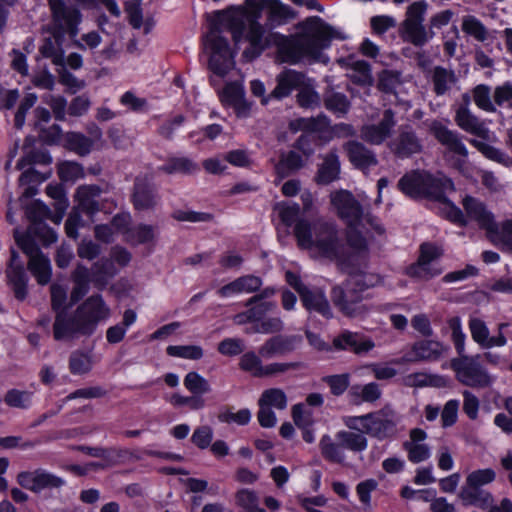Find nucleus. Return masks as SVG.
Segmentation results:
<instances>
[{"label": "nucleus", "mask_w": 512, "mask_h": 512, "mask_svg": "<svg viewBox=\"0 0 512 512\" xmlns=\"http://www.w3.org/2000/svg\"><path fill=\"white\" fill-rule=\"evenodd\" d=\"M247 24L250 47L243 55L250 60L258 57L270 45L276 46L277 58L281 62L295 64L304 58L318 60L322 50L329 47L334 37L333 28L316 16L299 24L302 28L301 33L284 36L273 32L265 35L264 27L260 23L254 19H247L240 12L230 9L216 11L210 23V30L204 37V44L211 50L209 69L217 76L224 77L233 65L228 41L221 33L231 32L234 41L238 42Z\"/></svg>", "instance_id": "f257e3e1"}, {"label": "nucleus", "mask_w": 512, "mask_h": 512, "mask_svg": "<svg viewBox=\"0 0 512 512\" xmlns=\"http://www.w3.org/2000/svg\"><path fill=\"white\" fill-rule=\"evenodd\" d=\"M51 307L56 313L53 323V337L56 341L74 342L80 338H89L98 325L111 316V309L100 294L86 298L75 310L63 309L67 293L57 283L50 286Z\"/></svg>", "instance_id": "f03ea898"}, {"label": "nucleus", "mask_w": 512, "mask_h": 512, "mask_svg": "<svg viewBox=\"0 0 512 512\" xmlns=\"http://www.w3.org/2000/svg\"><path fill=\"white\" fill-rule=\"evenodd\" d=\"M294 235L298 246L315 253L316 256L336 261L342 269L354 266V261H360L359 267L366 268L367 261L363 260L353 250L348 252L342 233L333 220L319 218L310 223L300 219L294 227Z\"/></svg>", "instance_id": "7ed1b4c3"}, {"label": "nucleus", "mask_w": 512, "mask_h": 512, "mask_svg": "<svg viewBox=\"0 0 512 512\" xmlns=\"http://www.w3.org/2000/svg\"><path fill=\"white\" fill-rule=\"evenodd\" d=\"M331 204L336 210V215L345 225V240L348 247L364 261L368 260L369 240L364 235L368 234L366 225L378 236H385L386 229L380 219L370 212L365 211L363 205L348 190H339L331 194Z\"/></svg>", "instance_id": "20e7f679"}, {"label": "nucleus", "mask_w": 512, "mask_h": 512, "mask_svg": "<svg viewBox=\"0 0 512 512\" xmlns=\"http://www.w3.org/2000/svg\"><path fill=\"white\" fill-rule=\"evenodd\" d=\"M352 274L353 271H348ZM369 284L364 280L363 275H351L342 285H336L331 289V300L334 306L346 317L363 318L372 309L367 303Z\"/></svg>", "instance_id": "39448f33"}, {"label": "nucleus", "mask_w": 512, "mask_h": 512, "mask_svg": "<svg viewBox=\"0 0 512 512\" xmlns=\"http://www.w3.org/2000/svg\"><path fill=\"white\" fill-rule=\"evenodd\" d=\"M427 7L428 4L424 0L413 2L407 8L406 19L402 23L404 39L415 46H423L429 39L433 38V28H441L447 25L454 15L451 10H444L435 14L431 17L427 30L423 25Z\"/></svg>", "instance_id": "423d86ee"}, {"label": "nucleus", "mask_w": 512, "mask_h": 512, "mask_svg": "<svg viewBox=\"0 0 512 512\" xmlns=\"http://www.w3.org/2000/svg\"><path fill=\"white\" fill-rule=\"evenodd\" d=\"M276 81L277 85L270 97L282 99L288 96L293 89H299L297 102L301 107L309 108L318 105L319 95L305 85L306 77L303 73L287 69L277 76Z\"/></svg>", "instance_id": "0eeeda50"}, {"label": "nucleus", "mask_w": 512, "mask_h": 512, "mask_svg": "<svg viewBox=\"0 0 512 512\" xmlns=\"http://www.w3.org/2000/svg\"><path fill=\"white\" fill-rule=\"evenodd\" d=\"M479 358L480 355H462V357L451 359L450 367L461 384L475 389H485L491 386L493 377L481 365Z\"/></svg>", "instance_id": "6e6552de"}, {"label": "nucleus", "mask_w": 512, "mask_h": 512, "mask_svg": "<svg viewBox=\"0 0 512 512\" xmlns=\"http://www.w3.org/2000/svg\"><path fill=\"white\" fill-rule=\"evenodd\" d=\"M26 215L30 225L25 234H15V241L17 238L28 237L29 240H38L43 246H49L56 242V233L44 222L45 219L51 218V211L46 205L35 200L27 206Z\"/></svg>", "instance_id": "1a4fd4ad"}, {"label": "nucleus", "mask_w": 512, "mask_h": 512, "mask_svg": "<svg viewBox=\"0 0 512 512\" xmlns=\"http://www.w3.org/2000/svg\"><path fill=\"white\" fill-rule=\"evenodd\" d=\"M365 424L362 432L374 438L383 440L392 437L396 432V424L398 421L395 411L389 406L363 415Z\"/></svg>", "instance_id": "9d476101"}, {"label": "nucleus", "mask_w": 512, "mask_h": 512, "mask_svg": "<svg viewBox=\"0 0 512 512\" xmlns=\"http://www.w3.org/2000/svg\"><path fill=\"white\" fill-rule=\"evenodd\" d=\"M38 240H29L26 238H17V245L29 257L28 269L37 279L40 285H46L51 280L50 260L40 250Z\"/></svg>", "instance_id": "9b49d317"}, {"label": "nucleus", "mask_w": 512, "mask_h": 512, "mask_svg": "<svg viewBox=\"0 0 512 512\" xmlns=\"http://www.w3.org/2000/svg\"><path fill=\"white\" fill-rule=\"evenodd\" d=\"M397 125L396 113L391 108L382 112L375 124H366L360 128V138L368 144L381 145L391 138Z\"/></svg>", "instance_id": "f8f14e48"}, {"label": "nucleus", "mask_w": 512, "mask_h": 512, "mask_svg": "<svg viewBox=\"0 0 512 512\" xmlns=\"http://www.w3.org/2000/svg\"><path fill=\"white\" fill-rule=\"evenodd\" d=\"M390 151L400 159L409 158L419 154L422 149V141L417 136L411 125H401L397 136L388 144Z\"/></svg>", "instance_id": "ddd939ff"}, {"label": "nucleus", "mask_w": 512, "mask_h": 512, "mask_svg": "<svg viewBox=\"0 0 512 512\" xmlns=\"http://www.w3.org/2000/svg\"><path fill=\"white\" fill-rule=\"evenodd\" d=\"M132 203L136 210H153L158 204V192L149 175H138L134 179Z\"/></svg>", "instance_id": "4468645a"}, {"label": "nucleus", "mask_w": 512, "mask_h": 512, "mask_svg": "<svg viewBox=\"0 0 512 512\" xmlns=\"http://www.w3.org/2000/svg\"><path fill=\"white\" fill-rule=\"evenodd\" d=\"M343 150L352 166L364 174L379 163L376 153L361 141L349 140L343 144Z\"/></svg>", "instance_id": "2eb2a0df"}, {"label": "nucleus", "mask_w": 512, "mask_h": 512, "mask_svg": "<svg viewBox=\"0 0 512 512\" xmlns=\"http://www.w3.org/2000/svg\"><path fill=\"white\" fill-rule=\"evenodd\" d=\"M55 24L63 32L74 37L78 33L77 25L80 22L81 14L73 5H66L63 0H48Z\"/></svg>", "instance_id": "dca6fc26"}, {"label": "nucleus", "mask_w": 512, "mask_h": 512, "mask_svg": "<svg viewBox=\"0 0 512 512\" xmlns=\"http://www.w3.org/2000/svg\"><path fill=\"white\" fill-rule=\"evenodd\" d=\"M6 277L12 287L15 298L23 301L28 294V276L20 260L19 253L13 248L10 250V260L6 269Z\"/></svg>", "instance_id": "f3484780"}, {"label": "nucleus", "mask_w": 512, "mask_h": 512, "mask_svg": "<svg viewBox=\"0 0 512 512\" xmlns=\"http://www.w3.org/2000/svg\"><path fill=\"white\" fill-rule=\"evenodd\" d=\"M443 250L441 247L432 244V243H423L420 246V256L417 263L411 265L407 274L411 277L428 280L432 278L434 275L438 274V272H432L429 264L431 261L442 256Z\"/></svg>", "instance_id": "a211bd4d"}, {"label": "nucleus", "mask_w": 512, "mask_h": 512, "mask_svg": "<svg viewBox=\"0 0 512 512\" xmlns=\"http://www.w3.org/2000/svg\"><path fill=\"white\" fill-rule=\"evenodd\" d=\"M302 342L299 335H282L278 334L267 339L259 348V355L269 359L276 355L283 356L293 352Z\"/></svg>", "instance_id": "6ab92c4d"}, {"label": "nucleus", "mask_w": 512, "mask_h": 512, "mask_svg": "<svg viewBox=\"0 0 512 512\" xmlns=\"http://www.w3.org/2000/svg\"><path fill=\"white\" fill-rule=\"evenodd\" d=\"M333 345L339 350H350L355 354H364L375 347L373 340L361 333L343 331L333 340Z\"/></svg>", "instance_id": "aec40b11"}, {"label": "nucleus", "mask_w": 512, "mask_h": 512, "mask_svg": "<svg viewBox=\"0 0 512 512\" xmlns=\"http://www.w3.org/2000/svg\"><path fill=\"white\" fill-rule=\"evenodd\" d=\"M430 131L437 141L447 147L450 152L463 158L468 156V150L456 131L448 129L439 121L432 122Z\"/></svg>", "instance_id": "412c9836"}, {"label": "nucleus", "mask_w": 512, "mask_h": 512, "mask_svg": "<svg viewBox=\"0 0 512 512\" xmlns=\"http://www.w3.org/2000/svg\"><path fill=\"white\" fill-rule=\"evenodd\" d=\"M463 206L467 215L478 222L479 226L487 231V233H497L498 225L494 221L493 215L488 212L482 202L466 196L463 200Z\"/></svg>", "instance_id": "4be33fe9"}, {"label": "nucleus", "mask_w": 512, "mask_h": 512, "mask_svg": "<svg viewBox=\"0 0 512 512\" xmlns=\"http://www.w3.org/2000/svg\"><path fill=\"white\" fill-rule=\"evenodd\" d=\"M455 122L467 133L477 136L483 140H489L490 138V131L486 127L485 123L473 115L465 106H460L456 110Z\"/></svg>", "instance_id": "5701e85b"}, {"label": "nucleus", "mask_w": 512, "mask_h": 512, "mask_svg": "<svg viewBox=\"0 0 512 512\" xmlns=\"http://www.w3.org/2000/svg\"><path fill=\"white\" fill-rule=\"evenodd\" d=\"M322 160V163L318 165L314 181L318 185H328L339 179L341 163L337 150H330L322 157Z\"/></svg>", "instance_id": "b1692460"}, {"label": "nucleus", "mask_w": 512, "mask_h": 512, "mask_svg": "<svg viewBox=\"0 0 512 512\" xmlns=\"http://www.w3.org/2000/svg\"><path fill=\"white\" fill-rule=\"evenodd\" d=\"M300 300L304 308L311 312H316L326 319L333 317V311L330 303L320 288L310 289L308 288L301 296Z\"/></svg>", "instance_id": "393cba45"}, {"label": "nucleus", "mask_w": 512, "mask_h": 512, "mask_svg": "<svg viewBox=\"0 0 512 512\" xmlns=\"http://www.w3.org/2000/svg\"><path fill=\"white\" fill-rule=\"evenodd\" d=\"M425 181L423 198L440 203H447L448 198L446 197V193L454 191L452 180L444 176L436 177L426 173Z\"/></svg>", "instance_id": "a878e982"}, {"label": "nucleus", "mask_w": 512, "mask_h": 512, "mask_svg": "<svg viewBox=\"0 0 512 512\" xmlns=\"http://www.w3.org/2000/svg\"><path fill=\"white\" fill-rule=\"evenodd\" d=\"M35 138L27 136L24 139L22 149L24 156L18 160L16 168L19 170L24 169L27 165H42L48 166L52 162L49 152L44 148H33Z\"/></svg>", "instance_id": "bb28decb"}, {"label": "nucleus", "mask_w": 512, "mask_h": 512, "mask_svg": "<svg viewBox=\"0 0 512 512\" xmlns=\"http://www.w3.org/2000/svg\"><path fill=\"white\" fill-rule=\"evenodd\" d=\"M102 189L98 185H82L77 188L76 198L78 205L84 213L87 215H93L102 209V205L99 202Z\"/></svg>", "instance_id": "cd10ccee"}, {"label": "nucleus", "mask_w": 512, "mask_h": 512, "mask_svg": "<svg viewBox=\"0 0 512 512\" xmlns=\"http://www.w3.org/2000/svg\"><path fill=\"white\" fill-rule=\"evenodd\" d=\"M459 497L464 505H475L481 509H487L494 502L490 492L480 486L468 484V482L462 486Z\"/></svg>", "instance_id": "c85d7f7f"}, {"label": "nucleus", "mask_w": 512, "mask_h": 512, "mask_svg": "<svg viewBox=\"0 0 512 512\" xmlns=\"http://www.w3.org/2000/svg\"><path fill=\"white\" fill-rule=\"evenodd\" d=\"M117 272L112 259L101 258L92 265L90 271L91 282L97 289L103 290Z\"/></svg>", "instance_id": "c756f323"}, {"label": "nucleus", "mask_w": 512, "mask_h": 512, "mask_svg": "<svg viewBox=\"0 0 512 512\" xmlns=\"http://www.w3.org/2000/svg\"><path fill=\"white\" fill-rule=\"evenodd\" d=\"M72 448L84 452L91 457L101 458L106 461L108 465H116L130 454L126 449L89 447L83 445L73 446Z\"/></svg>", "instance_id": "7c9ffc66"}, {"label": "nucleus", "mask_w": 512, "mask_h": 512, "mask_svg": "<svg viewBox=\"0 0 512 512\" xmlns=\"http://www.w3.org/2000/svg\"><path fill=\"white\" fill-rule=\"evenodd\" d=\"M426 172L413 171L405 174L398 182V188L407 196L423 198Z\"/></svg>", "instance_id": "2f4dec72"}, {"label": "nucleus", "mask_w": 512, "mask_h": 512, "mask_svg": "<svg viewBox=\"0 0 512 512\" xmlns=\"http://www.w3.org/2000/svg\"><path fill=\"white\" fill-rule=\"evenodd\" d=\"M222 101L233 106L238 115L245 116L249 111V104L244 99V89L238 83H229L225 86Z\"/></svg>", "instance_id": "473e14b6"}, {"label": "nucleus", "mask_w": 512, "mask_h": 512, "mask_svg": "<svg viewBox=\"0 0 512 512\" xmlns=\"http://www.w3.org/2000/svg\"><path fill=\"white\" fill-rule=\"evenodd\" d=\"M73 289L70 294L71 302L76 303L82 299L89 291V283L91 281L90 271L83 265H77L72 274Z\"/></svg>", "instance_id": "72a5a7b5"}, {"label": "nucleus", "mask_w": 512, "mask_h": 512, "mask_svg": "<svg viewBox=\"0 0 512 512\" xmlns=\"http://www.w3.org/2000/svg\"><path fill=\"white\" fill-rule=\"evenodd\" d=\"M63 146L79 156L88 155L93 148V140L80 132H67L64 135Z\"/></svg>", "instance_id": "f704fd0d"}, {"label": "nucleus", "mask_w": 512, "mask_h": 512, "mask_svg": "<svg viewBox=\"0 0 512 512\" xmlns=\"http://www.w3.org/2000/svg\"><path fill=\"white\" fill-rule=\"evenodd\" d=\"M414 357L407 358V361L436 360L442 354V345L431 340H423L413 345Z\"/></svg>", "instance_id": "c9c22d12"}, {"label": "nucleus", "mask_w": 512, "mask_h": 512, "mask_svg": "<svg viewBox=\"0 0 512 512\" xmlns=\"http://www.w3.org/2000/svg\"><path fill=\"white\" fill-rule=\"evenodd\" d=\"M304 166V161L297 152L291 150L280 155L279 162L275 166L277 175L280 178L288 177Z\"/></svg>", "instance_id": "e433bc0d"}, {"label": "nucleus", "mask_w": 512, "mask_h": 512, "mask_svg": "<svg viewBox=\"0 0 512 512\" xmlns=\"http://www.w3.org/2000/svg\"><path fill=\"white\" fill-rule=\"evenodd\" d=\"M432 82L434 92L437 95H443L457 82V77L453 70L436 66L433 69Z\"/></svg>", "instance_id": "4c0bfd02"}, {"label": "nucleus", "mask_w": 512, "mask_h": 512, "mask_svg": "<svg viewBox=\"0 0 512 512\" xmlns=\"http://www.w3.org/2000/svg\"><path fill=\"white\" fill-rule=\"evenodd\" d=\"M323 102L329 111L337 114L338 116H344L348 113L351 107V103L347 96L334 90H327L323 95Z\"/></svg>", "instance_id": "58836bf2"}, {"label": "nucleus", "mask_w": 512, "mask_h": 512, "mask_svg": "<svg viewBox=\"0 0 512 512\" xmlns=\"http://www.w3.org/2000/svg\"><path fill=\"white\" fill-rule=\"evenodd\" d=\"M159 170L166 174H193L199 170V166L187 157H171Z\"/></svg>", "instance_id": "ea45409f"}, {"label": "nucleus", "mask_w": 512, "mask_h": 512, "mask_svg": "<svg viewBox=\"0 0 512 512\" xmlns=\"http://www.w3.org/2000/svg\"><path fill=\"white\" fill-rule=\"evenodd\" d=\"M336 439L340 442V445L353 452H361L367 448L368 440L361 432L352 431H339L336 434Z\"/></svg>", "instance_id": "a19ab883"}, {"label": "nucleus", "mask_w": 512, "mask_h": 512, "mask_svg": "<svg viewBox=\"0 0 512 512\" xmlns=\"http://www.w3.org/2000/svg\"><path fill=\"white\" fill-rule=\"evenodd\" d=\"M93 367L92 356L81 350L73 351L69 356V370L74 375H83Z\"/></svg>", "instance_id": "79ce46f5"}, {"label": "nucleus", "mask_w": 512, "mask_h": 512, "mask_svg": "<svg viewBox=\"0 0 512 512\" xmlns=\"http://www.w3.org/2000/svg\"><path fill=\"white\" fill-rule=\"evenodd\" d=\"M350 80L357 85L371 86L373 77L370 65L366 61H354L351 63V73L348 74Z\"/></svg>", "instance_id": "37998d69"}, {"label": "nucleus", "mask_w": 512, "mask_h": 512, "mask_svg": "<svg viewBox=\"0 0 512 512\" xmlns=\"http://www.w3.org/2000/svg\"><path fill=\"white\" fill-rule=\"evenodd\" d=\"M293 17L294 13L289 6L282 4L279 0L269 1L268 21L272 27L281 25Z\"/></svg>", "instance_id": "c03bdc74"}, {"label": "nucleus", "mask_w": 512, "mask_h": 512, "mask_svg": "<svg viewBox=\"0 0 512 512\" xmlns=\"http://www.w3.org/2000/svg\"><path fill=\"white\" fill-rule=\"evenodd\" d=\"M322 456L334 463H343L344 453L340 442L334 443L328 435H324L319 443Z\"/></svg>", "instance_id": "a18cd8bd"}, {"label": "nucleus", "mask_w": 512, "mask_h": 512, "mask_svg": "<svg viewBox=\"0 0 512 512\" xmlns=\"http://www.w3.org/2000/svg\"><path fill=\"white\" fill-rule=\"evenodd\" d=\"M303 367L302 362H289V363H270L259 368V372H254L255 377H272L284 374L290 370H298Z\"/></svg>", "instance_id": "49530a36"}, {"label": "nucleus", "mask_w": 512, "mask_h": 512, "mask_svg": "<svg viewBox=\"0 0 512 512\" xmlns=\"http://www.w3.org/2000/svg\"><path fill=\"white\" fill-rule=\"evenodd\" d=\"M258 404H263L269 408L275 407L276 409L283 410L287 406V397L282 389L270 388L262 393Z\"/></svg>", "instance_id": "de8ad7c7"}, {"label": "nucleus", "mask_w": 512, "mask_h": 512, "mask_svg": "<svg viewBox=\"0 0 512 512\" xmlns=\"http://www.w3.org/2000/svg\"><path fill=\"white\" fill-rule=\"evenodd\" d=\"M184 386L192 394L201 396L202 394L209 393L211 386L209 382L199 375L197 372H189L184 378Z\"/></svg>", "instance_id": "09e8293b"}, {"label": "nucleus", "mask_w": 512, "mask_h": 512, "mask_svg": "<svg viewBox=\"0 0 512 512\" xmlns=\"http://www.w3.org/2000/svg\"><path fill=\"white\" fill-rule=\"evenodd\" d=\"M155 239V227L147 224H140L129 231L128 241L133 245L153 242Z\"/></svg>", "instance_id": "8fccbe9b"}, {"label": "nucleus", "mask_w": 512, "mask_h": 512, "mask_svg": "<svg viewBox=\"0 0 512 512\" xmlns=\"http://www.w3.org/2000/svg\"><path fill=\"white\" fill-rule=\"evenodd\" d=\"M284 329V323L280 317L263 318L254 324L251 329L253 333L261 334H280Z\"/></svg>", "instance_id": "3c124183"}, {"label": "nucleus", "mask_w": 512, "mask_h": 512, "mask_svg": "<svg viewBox=\"0 0 512 512\" xmlns=\"http://www.w3.org/2000/svg\"><path fill=\"white\" fill-rule=\"evenodd\" d=\"M401 73L395 70H383L378 77L377 87L385 93H392L401 83Z\"/></svg>", "instance_id": "603ef678"}, {"label": "nucleus", "mask_w": 512, "mask_h": 512, "mask_svg": "<svg viewBox=\"0 0 512 512\" xmlns=\"http://www.w3.org/2000/svg\"><path fill=\"white\" fill-rule=\"evenodd\" d=\"M469 328L473 340L482 348H487L489 344V329L485 322L479 318H472L469 321Z\"/></svg>", "instance_id": "864d4df0"}, {"label": "nucleus", "mask_w": 512, "mask_h": 512, "mask_svg": "<svg viewBox=\"0 0 512 512\" xmlns=\"http://www.w3.org/2000/svg\"><path fill=\"white\" fill-rule=\"evenodd\" d=\"M462 30L473 36L478 41L487 39V29L485 26L474 16H466L463 18Z\"/></svg>", "instance_id": "5fc2aeb1"}, {"label": "nucleus", "mask_w": 512, "mask_h": 512, "mask_svg": "<svg viewBox=\"0 0 512 512\" xmlns=\"http://www.w3.org/2000/svg\"><path fill=\"white\" fill-rule=\"evenodd\" d=\"M473 99L476 105L485 111L495 112V105L491 101L490 87L487 85H478L473 89Z\"/></svg>", "instance_id": "6e6d98bb"}, {"label": "nucleus", "mask_w": 512, "mask_h": 512, "mask_svg": "<svg viewBox=\"0 0 512 512\" xmlns=\"http://www.w3.org/2000/svg\"><path fill=\"white\" fill-rule=\"evenodd\" d=\"M236 504L243 508L245 512H255L259 497L255 491L249 489H241L235 494Z\"/></svg>", "instance_id": "4d7b16f0"}, {"label": "nucleus", "mask_w": 512, "mask_h": 512, "mask_svg": "<svg viewBox=\"0 0 512 512\" xmlns=\"http://www.w3.org/2000/svg\"><path fill=\"white\" fill-rule=\"evenodd\" d=\"M169 402L174 407L188 406L191 410H200L205 406V400L198 395L182 396L178 393L171 395Z\"/></svg>", "instance_id": "13d9d810"}, {"label": "nucleus", "mask_w": 512, "mask_h": 512, "mask_svg": "<svg viewBox=\"0 0 512 512\" xmlns=\"http://www.w3.org/2000/svg\"><path fill=\"white\" fill-rule=\"evenodd\" d=\"M32 396L29 391H21L18 389H10L6 392L4 401L9 407L25 409Z\"/></svg>", "instance_id": "bf43d9fd"}, {"label": "nucleus", "mask_w": 512, "mask_h": 512, "mask_svg": "<svg viewBox=\"0 0 512 512\" xmlns=\"http://www.w3.org/2000/svg\"><path fill=\"white\" fill-rule=\"evenodd\" d=\"M65 481L43 469H37V493L44 489L60 488Z\"/></svg>", "instance_id": "052dcab7"}, {"label": "nucleus", "mask_w": 512, "mask_h": 512, "mask_svg": "<svg viewBox=\"0 0 512 512\" xmlns=\"http://www.w3.org/2000/svg\"><path fill=\"white\" fill-rule=\"evenodd\" d=\"M470 143L478 151H480L485 157H487L493 161H496L498 163H502V164L507 163V161H508L507 155L505 153H503L502 151H500L499 149H497L487 143L478 141L476 139H471Z\"/></svg>", "instance_id": "680f3d73"}, {"label": "nucleus", "mask_w": 512, "mask_h": 512, "mask_svg": "<svg viewBox=\"0 0 512 512\" xmlns=\"http://www.w3.org/2000/svg\"><path fill=\"white\" fill-rule=\"evenodd\" d=\"M470 143L478 151H480L485 157H487L493 161H496L498 163H502V164L507 163V161H508L507 155L505 153H503L502 151H500L499 149H497L487 143L478 141L476 139H471Z\"/></svg>", "instance_id": "e2e57ef3"}, {"label": "nucleus", "mask_w": 512, "mask_h": 512, "mask_svg": "<svg viewBox=\"0 0 512 512\" xmlns=\"http://www.w3.org/2000/svg\"><path fill=\"white\" fill-rule=\"evenodd\" d=\"M167 354L174 357L198 360L203 356V350L196 345L168 346Z\"/></svg>", "instance_id": "0e129e2a"}, {"label": "nucleus", "mask_w": 512, "mask_h": 512, "mask_svg": "<svg viewBox=\"0 0 512 512\" xmlns=\"http://www.w3.org/2000/svg\"><path fill=\"white\" fill-rule=\"evenodd\" d=\"M83 211H81V209L79 207H74L69 215H68V218L65 222V232H66V235L69 237V238H72L74 240H76L79 236L78 234V228L79 227H82L84 225V221L81 217V213Z\"/></svg>", "instance_id": "69168bd1"}, {"label": "nucleus", "mask_w": 512, "mask_h": 512, "mask_svg": "<svg viewBox=\"0 0 512 512\" xmlns=\"http://www.w3.org/2000/svg\"><path fill=\"white\" fill-rule=\"evenodd\" d=\"M41 54L46 58H51L53 64L63 67L64 66V54L60 45H56L52 39L47 38L44 44L40 48Z\"/></svg>", "instance_id": "338daca9"}, {"label": "nucleus", "mask_w": 512, "mask_h": 512, "mask_svg": "<svg viewBox=\"0 0 512 512\" xmlns=\"http://www.w3.org/2000/svg\"><path fill=\"white\" fill-rule=\"evenodd\" d=\"M351 392L365 402H375L381 396L379 386L374 382L364 386H353Z\"/></svg>", "instance_id": "774afa93"}]
</instances>
